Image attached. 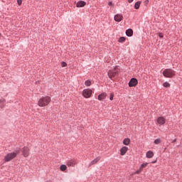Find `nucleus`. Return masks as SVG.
<instances>
[{
    "instance_id": "nucleus-1",
    "label": "nucleus",
    "mask_w": 182,
    "mask_h": 182,
    "mask_svg": "<svg viewBox=\"0 0 182 182\" xmlns=\"http://www.w3.org/2000/svg\"><path fill=\"white\" fill-rule=\"evenodd\" d=\"M50 97L46 96V97H42L41 98L39 99L38 105L39 107H46L48 105H49L51 102Z\"/></svg>"
},
{
    "instance_id": "nucleus-2",
    "label": "nucleus",
    "mask_w": 182,
    "mask_h": 182,
    "mask_svg": "<svg viewBox=\"0 0 182 182\" xmlns=\"http://www.w3.org/2000/svg\"><path fill=\"white\" fill-rule=\"evenodd\" d=\"M19 153V150L16 151V152H10L9 154H7L5 156H4V161L8 162V161H11V160H14V159H15V157H16V156Z\"/></svg>"
},
{
    "instance_id": "nucleus-3",
    "label": "nucleus",
    "mask_w": 182,
    "mask_h": 182,
    "mask_svg": "<svg viewBox=\"0 0 182 182\" xmlns=\"http://www.w3.org/2000/svg\"><path fill=\"white\" fill-rule=\"evenodd\" d=\"M120 72V70L117 67H115L113 70H109L108 71V76L109 79H113L114 76H117L119 75V73Z\"/></svg>"
},
{
    "instance_id": "nucleus-4",
    "label": "nucleus",
    "mask_w": 182,
    "mask_h": 182,
    "mask_svg": "<svg viewBox=\"0 0 182 182\" xmlns=\"http://www.w3.org/2000/svg\"><path fill=\"white\" fill-rule=\"evenodd\" d=\"M163 75L165 77H173L176 75V71L171 69H165L163 71Z\"/></svg>"
},
{
    "instance_id": "nucleus-5",
    "label": "nucleus",
    "mask_w": 182,
    "mask_h": 182,
    "mask_svg": "<svg viewBox=\"0 0 182 182\" xmlns=\"http://www.w3.org/2000/svg\"><path fill=\"white\" fill-rule=\"evenodd\" d=\"M82 96L86 99H89L90 96H92V90L90 89H85L82 91Z\"/></svg>"
},
{
    "instance_id": "nucleus-6",
    "label": "nucleus",
    "mask_w": 182,
    "mask_h": 182,
    "mask_svg": "<svg viewBox=\"0 0 182 182\" xmlns=\"http://www.w3.org/2000/svg\"><path fill=\"white\" fill-rule=\"evenodd\" d=\"M137 83H139V82L137 81V79L132 78L130 80L129 82V87H134L135 86H137Z\"/></svg>"
},
{
    "instance_id": "nucleus-7",
    "label": "nucleus",
    "mask_w": 182,
    "mask_h": 182,
    "mask_svg": "<svg viewBox=\"0 0 182 182\" xmlns=\"http://www.w3.org/2000/svg\"><path fill=\"white\" fill-rule=\"evenodd\" d=\"M29 151H30V149L28 148V146H24L22 149V153H23V157H28L29 156Z\"/></svg>"
},
{
    "instance_id": "nucleus-8",
    "label": "nucleus",
    "mask_w": 182,
    "mask_h": 182,
    "mask_svg": "<svg viewBox=\"0 0 182 182\" xmlns=\"http://www.w3.org/2000/svg\"><path fill=\"white\" fill-rule=\"evenodd\" d=\"M156 122H157L158 124H159L160 126H162L163 124H166V118H164L163 117H159L156 119Z\"/></svg>"
},
{
    "instance_id": "nucleus-9",
    "label": "nucleus",
    "mask_w": 182,
    "mask_h": 182,
    "mask_svg": "<svg viewBox=\"0 0 182 182\" xmlns=\"http://www.w3.org/2000/svg\"><path fill=\"white\" fill-rule=\"evenodd\" d=\"M76 164H77V162H76V160L75 159H71L67 161V166L68 167H75Z\"/></svg>"
},
{
    "instance_id": "nucleus-10",
    "label": "nucleus",
    "mask_w": 182,
    "mask_h": 182,
    "mask_svg": "<svg viewBox=\"0 0 182 182\" xmlns=\"http://www.w3.org/2000/svg\"><path fill=\"white\" fill-rule=\"evenodd\" d=\"M114 19L116 22H122L123 21V15L117 14L114 16Z\"/></svg>"
},
{
    "instance_id": "nucleus-11",
    "label": "nucleus",
    "mask_w": 182,
    "mask_h": 182,
    "mask_svg": "<svg viewBox=\"0 0 182 182\" xmlns=\"http://www.w3.org/2000/svg\"><path fill=\"white\" fill-rule=\"evenodd\" d=\"M128 150H129V148H127V146H123L120 149V154H121V156H124V154H126V153H127Z\"/></svg>"
},
{
    "instance_id": "nucleus-12",
    "label": "nucleus",
    "mask_w": 182,
    "mask_h": 182,
    "mask_svg": "<svg viewBox=\"0 0 182 182\" xmlns=\"http://www.w3.org/2000/svg\"><path fill=\"white\" fill-rule=\"evenodd\" d=\"M86 5V2L83 1H80L77 3V8H83Z\"/></svg>"
},
{
    "instance_id": "nucleus-13",
    "label": "nucleus",
    "mask_w": 182,
    "mask_h": 182,
    "mask_svg": "<svg viewBox=\"0 0 182 182\" xmlns=\"http://www.w3.org/2000/svg\"><path fill=\"white\" fill-rule=\"evenodd\" d=\"M107 96V95L106 94V92H103V93L100 94V95H98V100H105V99H106Z\"/></svg>"
},
{
    "instance_id": "nucleus-14",
    "label": "nucleus",
    "mask_w": 182,
    "mask_h": 182,
    "mask_svg": "<svg viewBox=\"0 0 182 182\" xmlns=\"http://www.w3.org/2000/svg\"><path fill=\"white\" fill-rule=\"evenodd\" d=\"M147 159H152V157L154 156V153H153V151H149L146 152V154Z\"/></svg>"
},
{
    "instance_id": "nucleus-15",
    "label": "nucleus",
    "mask_w": 182,
    "mask_h": 182,
    "mask_svg": "<svg viewBox=\"0 0 182 182\" xmlns=\"http://www.w3.org/2000/svg\"><path fill=\"white\" fill-rule=\"evenodd\" d=\"M100 160V156L97 157L90 163V166H93V164H96Z\"/></svg>"
},
{
    "instance_id": "nucleus-16",
    "label": "nucleus",
    "mask_w": 182,
    "mask_h": 182,
    "mask_svg": "<svg viewBox=\"0 0 182 182\" xmlns=\"http://www.w3.org/2000/svg\"><path fill=\"white\" fill-rule=\"evenodd\" d=\"M127 36H133V30L132 28H129L126 31Z\"/></svg>"
},
{
    "instance_id": "nucleus-17",
    "label": "nucleus",
    "mask_w": 182,
    "mask_h": 182,
    "mask_svg": "<svg viewBox=\"0 0 182 182\" xmlns=\"http://www.w3.org/2000/svg\"><path fill=\"white\" fill-rule=\"evenodd\" d=\"M123 144H124V146H129V144H130V139H124L123 141Z\"/></svg>"
},
{
    "instance_id": "nucleus-18",
    "label": "nucleus",
    "mask_w": 182,
    "mask_h": 182,
    "mask_svg": "<svg viewBox=\"0 0 182 182\" xmlns=\"http://www.w3.org/2000/svg\"><path fill=\"white\" fill-rule=\"evenodd\" d=\"M140 5H141V1H136L134 4L135 9H139L140 8Z\"/></svg>"
},
{
    "instance_id": "nucleus-19",
    "label": "nucleus",
    "mask_w": 182,
    "mask_h": 182,
    "mask_svg": "<svg viewBox=\"0 0 182 182\" xmlns=\"http://www.w3.org/2000/svg\"><path fill=\"white\" fill-rule=\"evenodd\" d=\"M68 168V166H66V165H61L60 167V169L61 171H65V170Z\"/></svg>"
},
{
    "instance_id": "nucleus-20",
    "label": "nucleus",
    "mask_w": 182,
    "mask_h": 182,
    "mask_svg": "<svg viewBox=\"0 0 182 182\" xmlns=\"http://www.w3.org/2000/svg\"><path fill=\"white\" fill-rule=\"evenodd\" d=\"M148 165H149V163L142 164L139 168H141V170H143V168H146V167H147Z\"/></svg>"
},
{
    "instance_id": "nucleus-21",
    "label": "nucleus",
    "mask_w": 182,
    "mask_h": 182,
    "mask_svg": "<svg viewBox=\"0 0 182 182\" xmlns=\"http://www.w3.org/2000/svg\"><path fill=\"white\" fill-rule=\"evenodd\" d=\"M124 41H126V38H124V37H121V38H119V39L118 40V42H119V43H123V42H124Z\"/></svg>"
},
{
    "instance_id": "nucleus-22",
    "label": "nucleus",
    "mask_w": 182,
    "mask_h": 182,
    "mask_svg": "<svg viewBox=\"0 0 182 182\" xmlns=\"http://www.w3.org/2000/svg\"><path fill=\"white\" fill-rule=\"evenodd\" d=\"M85 86H90V85H92V82L90 80H86L85 82Z\"/></svg>"
},
{
    "instance_id": "nucleus-23",
    "label": "nucleus",
    "mask_w": 182,
    "mask_h": 182,
    "mask_svg": "<svg viewBox=\"0 0 182 182\" xmlns=\"http://www.w3.org/2000/svg\"><path fill=\"white\" fill-rule=\"evenodd\" d=\"M164 87H170V83H168V82H165L163 84Z\"/></svg>"
},
{
    "instance_id": "nucleus-24",
    "label": "nucleus",
    "mask_w": 182,
    "mask_h": 182,
    "mask_svg": "<svg viewBox=\"0 0 182 182\" xmlns=\"http://www.w3.org/2000/svg\"><path fill=\"white\" fill-rule=\"evenodd\" d=\"M160 143H161V140L160 139H155L154 141L155 144H160Z\"/></svg>"
},
{
    "instance_id": "nucleus-25",
    "label": "nucleus",
    "mask_w": 182,
    "mask_h": 182,
    "mask_svg": "<svg viewBox=\"0 0 182 182\" xmlns=\"http://www.w3.org/2000/svg\"><path fill=\"white\" fill-rule=\"evenodd\" d=\"M61 66L62 68H66V66H68V63H66L65 62H62Z\"/></svg>"
},
{
    "instance_id": "nucleus-26",
    "label": "nucleus",
    "mask_w": 182,
    "mask_h": 182,
    "mask_svg": "<svg viewBox=\"0 0 182 182\" xmlns=\"http://www.w3.org/2000/svg\"><path fill=\"white\" fill-rule=\"evenodd\" d=\"M113 97H114V94L111 93L109 96V100H113Z\"/></svg>"
},
{
    "instance_id": "nucleus-27",
    "label": "nucleus",
    "mask_w": 182,
    "mask_h": 182,
    "mask_svg": "<svg viewBox=\"0 0 182 182\" xmlns=\"http://www.w3.org/2000/svg\"><path fill=\"white\" fill-rule=\"evenodd\" d=\"M141 171H143L142 169H141V168H139V169H138L134 174H139Z\"/></svg>"
},
{
    "instance_id": "nucleus-28",
    "label": "nucleus",
    "mask_w": 182,
    "mask_h": 182,
    "mask_svg": "<svg viewBox=\"0 0 182 182\" xmlns=\"http://www.w3.org/2000/svg\"><path fill=\"white\" fill-rule=\"evenodd\" d=\"M17 4L19 6L22 5V0H17Z\"/></svg>"
},
{
    "instance_id": "nucleus-29",
    "label": "nucleus",
    "mask_w": 182,
    "mask_h": 182,
    "mask_svg": "<svg viewBox=\"0 0 182 182\" xmlns=\"http://www.w3.org/2000/svg\"><path fill=\"white\" fill-rule=\"evenodd\" d=\"M145 6H147V5H149V0H145L144 2Z\"/></svg>"
},
{
    "instance_id": "nucleus-30",
    "label": "nucleus",
    "mask_w": 182,
    "mask_h": 182,
    "mask_svg": "<svg viewBox=\"0 0 182 182\" xmlns=\"http://www.w3.org/2000/svg\"><path fill=\"white\" fill-rule=\"evenodd\" d=\"M159 38H164V36L163 33H159Z\"/></svg>"
},
{
    "instance_id": "nucleus-31",
    "label": "nucleus",
    "mask_w": 182,
    "mask_h": 182,
    "mask_svg": "<svg viewBox=\"0 0 182 182\" xmlns=\"http://www.w3.org/2000/svg\"><path fill=\"white\" fill-rule=\"evenodd\" d=\"M109 6H113V3L112 1H109L108 3Z\"/></svg>"
},
{
    "instance_id": "nucleus-32",
    "label": "nucleus",
    "mask_w": 182,
    "mask_h": 182,
    "mask_svg": "<svg viewBox=\"0 0 182 182\" xmlns=\"http://www.w3.org/2000/svg\"><path fill=\"white\" fill-rule=\"evenodd\" d=\"M0 103H5V100L4 99L0 100Z\"/></svg>"
},
{
    "instance_id": "nucleus-33",
    "label": "nucleus",
    "mask_w": 182,
    "mask_h": 182,
    "mask_svg": "<svg viewBox=\"0 0 182 182\" xmlns=\"http://www.w3.org/2000/svg\"><path fill=\"white\" fill-rule=\"evenodd\" d=\"M134 0H128L129 4H132V2H133Z\"/></svg>"
},
{
    "instance_id": "nucleus-34",
    "label": "nucleus",
    "mask_w": 182,
    "mask_h": 182,
    "mask_svg": "<svg viewBox=\"0 0 182 182\" xmlns=\"http://www.w3.org/2000/svg\"><path fill=\"white\" fill-rule=\"evenodd\" d=\"M154 163H157V161L156 160V161H152L153 164H154Z\"/></svg>"
},
{
    "instance_id": "nucleus-35",
    "label": "nucleus",
    "mask_w": 182,
    "mask_h": 182,
    "mask_svg": "<svg viewBox=\"0 0 182 182\" xmlns=\"http://www.w3.org/2000/svg\"><path fill=\"white\" fill-rule=\"evenodd\" d=\"M176 141H177V139H174V140H173V142H176Z\"/></svg>"
}]
</instances>
